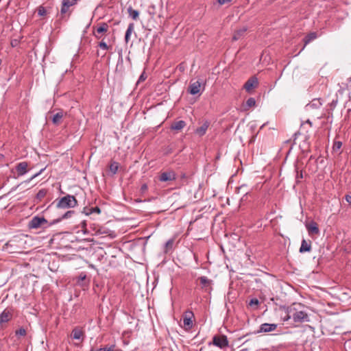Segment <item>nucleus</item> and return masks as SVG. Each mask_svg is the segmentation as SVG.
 Listing matches in <instances>:
<instances>
[{"instance_id":"52","label":"nucleus","mask_w":351,"mask_h":351,"mask_svg":"<svg viewBox=\"0 0 351 351\" xmlns=\"http://www.w3.org/2000/svg\"><path fill=\"white\" fill-rule=\"evenodd\" d=\"M17 186L12 188V191H15L16 189Z\"/></svg>"},{"instance_id":"3","label":"nucleus","mask_w":351,"mask_h":351,"mask_svg":"<svg viewBox=\"0 0 351 351\" xmlns=\"http://www.w3.org/2000/svg\"><path fill=\"white\" fill-rule=\"evenodd\" d=\"M51 226V222H49L44 217L36 215L29 221L27 227L29 229H38L40 228H47Z\"/></svg>"},{"instance_id":"29","label":"nucleus","mask_w":351,"mask_h":351,"mask_svg":"<svg viewBox=\"0 0 351 351\" xmlns=\"http://www.w3.org/2000/svg\"><path fill=\"white\" fill-rule=\"evenodd\" d=\"M208 127V125L207 123H204L200 128L197 129V133L199 134L200 136L204 135L206 133Z\"/></svg>"},{"instance_id":"37","label":"nucleus","mask_w":351,"mask_h":351,"mask_svg":"<svg viewBox=\"0 0 351 351\" xmlns=\"http://www.w3.org/2000/svg\"><path fill=\"white\" fill-rule=\"evenodd\" d=\"M90 213H91V214H93V213L100 214L101 209L98 206L91 207Z\"/></svg>"},{"instance_id":"20","label":"nucleus","mask_w":351,"mask_h":351,"mask_svg":"<svg viewBox=\"0 0 351 351\" xmlns=\"http://www.w3.org/2000/svg\"><path fill=\"white\" fill-rule=\"evenodd\" d=\"M311 250V241L308 242L305 239H303L300 248V252L304 253L306 252H310Z\"/></svg>"},{"instance_id":"47","label":"nucleus","mask_w":351,"mask_h":351,"mask_svg":"<svg viewBox=\"0 0 351 351\" xmlns=\"http://www.w3.org/2000/svg\"><path fill=\"white\" fill-rule=\"evenodd\" d=\"M171 129L176 130V121H173L171 125Z\"/></svg>"},{"instance_id":"27","label":"nucleus","mask_w":351,"mask_h":351,"mask_svg":"<svg viewBox=\"0 0 351 351\" xmlns=\"http://www.w3.org/2000/svg\"><path fill=\"white\" fill-rule=\"evenodd\" d=\"M198 280L199 281L200 284L202 285L203 287H207L210 285L211 280L208 279L206 276H201L198 278Z\"/></svg>"},{"instance_id":"43","label":"nucleus","mask_w":351,"mask_h":351,"mask_svg":"<svg viewBox=\"0 0 351 351\" xmlns=\"http://www.w3.org/2000/svg\"><path fill=\"white\" fill-rule=\"evenodd\" d=\"M19 40L17 39H14L11 41V45L12 47H16L19 44Z\"/></svg>"},{"instance_id":"18","label":"nucleus","mask_w":351,"mask_h":351,"mask_svg":"<svg viewBox=\"0 0 351 351\" xmlns=\"http://www.w3.org/2000/svg\"><path fill=\"white\" fill-rule=\"evenodd\" d=\"M74 213V210H68L61 217L56 219H53L52 221H51V225L56 224L61 221L62 219L70 218L73 215Z\"/></svg>"},{"instance_id":"41","label":"nucleus","mask_w":351,"mask_h":351,"mask_svg":"<svg viewBox=\"0 0 351 351\" xmlns=\"http://www.w3.org/2000/svg\"><path fill=\"white\" fill-rule=\"evenodd\" d=\"M90 208H88L87 206H85L84 208H83V211H82V213H84L86 215H89L91 214V213H90Z\"/></svg>"},{"instance_id":"33","label":"nucleus","mask_w":351,"mask_h":351,"mask_svg":"<svg viewBox=\"0 0 351 351\" xmlns=\"http://www.w3.org/2000/svg\"><path fill=\"white\" fill-rule=\"evenodd\" d=\"M186 126V123L184 121H177V131L183 129Z\"/></svg>"},{"instance_id":"4","label":"nucleus","mask_w":351,"mask_h":351,"mask_svg":"<svg viewBox=\"0 0 351 351\" xmlns=\"http://www.w3.org/2000/svg\"><path fill=\"white\" fill-rule=\"evenodd\" d=\"M193 313L191 311H186L181 318L182 323H180L179 324L182 328H184L185 330H189L193 327Z\"/></svg>"},{"instance_id":"8","label":"nucleus","mask_w":351,"mask_h":351,"mask_svg":"<svg viewBox=\"0 0 351 351\" xmlns=\"http://www.w3.org/2000/svg\"><path fill=\"white\" fill-rule=\"evenodd\" d=\"M176 180V173L173 171H164L159 176V180L161 182H168Z\"/></svg>"},{"instance_id":"45","label":"nucleus","mask_w":351,"mask_h":351,"mask_svg":"<svg viewBox=\"0 0 351 351\" xmlns=\"http://www.w3.org/2000/svg\"><path fill=\"white\" fill-rule=\"evenodd\" d=\"M345 199H346V201L347 202H348V203H350V204H351V196H350V195H346L345 196Z\"/></svg>"},{"instance_id":"32","label":"nucleus","mask_w":351,"mask_h":351,"mask_svg":"<svg viewBox=\"0 0 351 351\" xmlns=\"http://www.w3.org/2000/svg\"><path fill=\"white\" fill-rule=\"evenodd\" d=\"M255 104H256V101L252 97L249 98L246 101V105L247 106L248 108L253 107L255 106Z\"/></svg>"},{"instance_id":"36","label":"nucleus","mask_w":351,"mask_h":351,"mask_svg":"<svg viewBox=\"0 0 351 351\" xmlns=\"http://www.w3.org/2000/svg\"><path fill=\"white\" fill-rule=\"evenodd\" d=\"M114 350V346H105L104 348H101L98 350H97L96 351H113Z\"/></svg>"},{"instance_id":"46","label":"nucleus","mask_w":351,"mask_h":351,"mask_svg":"<svg viewBox=\"0 0 351 351\" xmlns=\"http://www.w3.org/2000/svg\"><path fill=\"white\" fill-rule=\"evenodd\" d=\"M86 276L85 274H84V275H80V277H79V280H78V282H80V280H81V281H83V280H86Z\"/></svg>"},{"instance_id":"6","label":"nucleus","mask_w":351,"mask_h":351,"mask_svg":"<svg viewBox=\"0 0 351 351\" xmlns=\"http://www.w3.org/2000/svg\"><path fill=\"white\" fill-rule=\"evenodd\" d=\"M202 90V83L197 80L195 82H191L188 90L191 95H197L200 94Z\"/></svg>"},{"instance_id":"14","label":"nucleus","mask_w":351,"mask_h":351,"mask_svg":"<svg viewBox=\"0 0 351 351\" xmlns=\"http://www.w3.org/2000/svg\"><path fill=\"white\" fill-rule=\"evenodd\" d=\"M277 324H262L260 326V328L258 330V332H269L274 331L276 329Z\"/></svg>"},{"instance_id":"7","label":"nucleus","mask_w":351,"mask_h":351,"mask_svg":"<svg viewBox=\"0 0 351 351\" xmlns=\"http://www.w3.org/2000/svg\"><path fill=\"white\" fill-rule=\"evenodd\" d=\"M258 84V79L253 76L251 77L244 84V88L247 92H250L253 88H256Z\"/></svg>"},{"instance_id":"16","label":"nucleus","mask_w":351,"mask_h":351,"mask_svg":"<svg viewBox=\"0 0 351 351\" xmlns=\"http://www.w3.org/2000/svg\"><path fill=\"white\" fill-rule=\"evenodd\" d=\"M322 105V104L319 99H315L308 104L305 108L306 110L309 111L312 109H317L320 108Z\"/></svg>"},{"instance_id":"30","label":"nucleus","mask_w":351,"mask_h":351,"mask_svg":"<svg viewBox=\"0 0 351 351\" xmlns=\"http://www.w3.org/2000/svg\"><path fill=\"white\" fill-rule=\"evenodd\" d=\"M15 334L16 336H25L27 332L24 328L21 327L15 331Z\"/></svg>"},{"instance_id":"22","label":"nucleus","mask_w":351,"mask_h":351,"mask_svg":"<svg viewBox=\"0 0 351 351\" xmlns=\"http://www.w3.org/2000/svg\"><path fill=\"white\" fill-rule=\"evenodd\" d=\"M247 28L245 27H243L242 28H240L235 31L234 35H233V40H237L240 39L246 32Z\"/></svg>"},{"instance_id":"21","label":"nucleus","mask_w":351,"mask_h":351,"mask_svg":"<svg viewBox=\"0 0 351 351\" xmlns=\"http://www.w3.org/2000/svg\"><path fill=\"white\" fill-rule=\"evenodd\" d=\"M128 13L130 18L134 21H137L139 18V12L136 10H134L132 6L128 8Z\"/></svg>"},{"instance_id":"26","label":"nucleus","mask_w":351,"mask_h":351,"mask_svg":"<svg viewBox=\"0 0 351 351\" xmlns=\"http://www.w3.org/2000/svg\"><path fill=\"white\" fill-rule=\"evenodd\" d=\"M37 12H38V14L40 16H46L47 14H49V13H50V12L47 10V7L43 6V5H40V6L37 8Z\"/></svg>"},{"instance_id":"50","label":"nucleus","mask_w":351,"mask_h":351,"mask_svg":"<svg viewBox=\"0 0 351 351\" xmlns=\"http://www.w3.org/2000/svg\"><path fill=\"white\" fill-rule=\"evenodd\" d=\"M47 10L51 12V7L50 6H46Z\"/></svg>"},{"instance_id":"51","label":"nucleus","mask_w":351,"mask_h":351,"mask_svg":"<svg viewBox=\"0 0 351 351\" xmlns=\"http://www.w3.org/2000/svg\"><path fill=\"white\" fill-rule=\"evenodd\" d=\"M82 226H83V227H84V226H86V222H85V221H83V222L82 223Z\"/></svg>"},{"instance_id":"44","label":"nucleus","mask_w":351,"mask_h":351,"mask_svg":"<svg viewBox=\"0 0 351 351\" xmlns=\"http://www.w3.org/2000/svg\"><path fill=\"white\" fill-rule=\"evenodd\" d=\"M231 1V0H217V2L219 3V4L220 5H223L225 4L226 3H228V2H230Z\"/></svg>"},{"instance_id":"19","label":"nucleus","mask_w":351,"mask_h":351,"mask_svg":"<svg viewBox=\"0 0 351 351\" xmlns=\"http://www.w3.org/2000/svg\"><path fill=\"white\" fill-rule=\"evenodd\" d=\"M47 193V190L45 189H42L39 190L34 200V203L38 204L46 196Z\"/></svg>"},{"instance_id":"10","label":"nucleus","mask_w":351,"mask_h":351,"mask_svg":"<svg viewBox=\"0 0 351 351\" xmlns=\"http://www.w3.org/2000/svg\"><path fill=\"white\" fill-rule=\"evenodd\" d=\"M162 3L161 1H156V4L151 5L148 8V12L150 15L161 14Z\"/></svg>"},{"instance_id":"17","label":"nucleus","mask_w":351,"mask_h":351,"mask_svg":"<svg viewBox=\"0 0 351 351\" xmlns=\"http://www.w3.org/2000/svg\"><path fill=\"white\" fill-rule=\"evenodd\" d=\"M306 228H307L309 234H318L319 232L317 224L314 221H312V222L309 223L308 224H307Z\"/></svg>"},{"instance_id":"9","label":"nucleus","mask_w":351,"mask_h":351,"mask_svg":"<svg viewBox=\"0 0 351 351\" xmlns=\"http://www.w3.org/2000/svg\"><path fill=\"white\" fill-rule=\"evenodd\" d=\"M12 313L8 309H5L0 314V329L3 328V324L8 323L12 319Z\"/></svg>"},{"instance_id":"23","label":"nucleus","mask_w":351,"mask_h":351,"mask_svg":"<svg viewBox=\"0 0 351 351\" xmlns=\"http://www.w3.org/2000/svg\"><path fill=\"white\" fill-rule=\"evenodd\" d=\"M134 23H131L128 25V29L125 32V43H128L130 39V36H131V34L132 33V32L134 31Z\"/></svg>"},{"instance_id":"34","label":"nucleus","mask_w":351,"mask_h":351,"mask_svg":"<svg viewBox=\"0 0 351 351\" xmlns=\"http://www.w3.org/2000/svg\"><path fill=\"white\" fill-rule=\"evenodd\" d=\"M98 46L104 50H108L109 49V46L103 40L99 43Z\"/></svg>"},{"instance_id":"40","label":"nucleus","mask_w":351,"mask_h":351,"mask_svg":"<svg viewBox=\"0 0 351 351\" xmlns=\"http://www.w3.org/2000/svg\"><path fill=\"white\" fill-rule=\"evenodd\" d=\"M180 180L182 182V185H184L185 183H186V184L188 183V177L186 176L185 174L182 175Z\"/></svg>"},{"instance_id":"35","label":"nucleus","mask_w":351,"mask_h":351,"mask_svg":"<svg viewBox=\"0 0 351 351\" xmlns=\"http://www.w3.org/2000/svg\"><path fill=\"white\" fill-rule=\"evenodd\" d=\"M341 146H342V143L341 142L336 141V142L334 143L333 149L335 151L339 150L341 149Z\"/></svg>"},{"instance_id":"25","label":"nucleus","mask_w":351,"mask_h":351,"mask_svg":"<svg viewBox=\"0 0 351 351\" xmlns=\"http://www.w3.org/2000/svg\"><path fill=\"white\" fill-rule=\"evenodd\" d=\"M317 38V34L315 32H311L308 34L304 38V47L308 44L312 40H315Z\"/></svg>"},{"instance_id":"49","label":"nucleus","mask_w":351,"mask_h":351,"mask_svg":"<svg viewBox=\"0 0 351 351\" xmlns=\"http://www.w3.org/2000/svg\"><path fill=\"white\" fill-rule=\"evenodd\" d=\"M147 185L146 184H143L142 186H141V190L142 191H144V190H146L147 189Z\"/></svg>"},{"instance_id":"5","label":"nucleus","mask_w":351,"mask_h":351,"mask_svg":"<svg viewBox=\"0 0 351 351\" xmlns=\"http://www.w3.org/2000/svg\"><path fill=\"white\" fill-rule=\"evenodd\" d=\"M213 343L215 346L223 348L228 345L227 337L224 335H216L213 339Z\"/></svg>"},{"instance_id":"13","label":"nucleus","mask_w":351,"mask_h":351,"mask_svg":"<svg viewBox=\"0 0 351 351\" xmlns=\"http://www.w3.org/2000/svg\"><path fill=\"white\" fill-rule=\"evenodd\" d=\"M108 29V25L106 23H101L98 25V27L94 32V36L97 39H99L101 36H98L99 34L105 33Z\"/></svg>"},{"instance_id":"11","label":"nucleus","mask_w":351,"mask_h":351,"mask_svg":"<svg viewBox=\"0 0 351 351\" xmlns=\"http://www.w3.org/2000/svg\"><path fill=\"white\" fill-rule=\"evenodd\" d=\"M28 163L27 162H21L16 165V170L18 176L25 175L27 172Z\"/></svg>"},{"instance_id":"12","label":"nucleus","mask_w":351,"mask_h":351,"mask_svg":"<svg viewBox=\"0 0 351 351\" xmlns=\"http://www.w3.org/2000/svg\"><path fill=\"white\" fill-rule=\"evenodd\" d=\"M175 238H176V235H174L171 239H169L165 243V244L164 245L163 252L166 255L171 254L173 252V244H174Z\"/></svg>"},{"instance_id":"2","label":"nucleus","mask_w":351,"mask_h":351,"mask_svg":"<svg viewBox=\"0 0 351 351\" xmlns=\"http://www.w3.org/2000/svg\"><path fill=\"white\" fill-rule=\"evenodd\" d=\"M56 202H57L56 208L62 209L74 208L77 205V200L75 196L71 195H66L60 199H57L52 204H54Z\"/></svg>"},{"instance_id":"15","label":"nucleus","mask_w":351,"mask_h":351,"mask_svg":"<svg viewBox=\"0 0 351 351\" xmlns=\"http://www.w3.org/2000/svg\"><path fill=\"white\" fill-rule=\"evenodd\" d=\"M84 336V332L80 328L75 327L73 329L72 332H71V337L73 339H78V340H80V339L83 340Z\"/></svg>"},{"instance_id":"1","label":"nucleus","mask_w":351,"mask_h":351,"mask_svg":"<svg viewBox=\"0 0 351 351\" xmlns=\"http://www.w3.org/2000/svg\"><path fill=\"white\" fill-rule=\"evenodd\" d=\"M302 306L300 304H293L289 307L287 311V315L283 318L284 321H288L292 318L295 322L301 323L308 322V314L301 310Z\"/></svg>"},{"instance_id":"24","label":"nucleus","mask_w":351,"mask_h":351,"mask_svg":"<svg viewBox=\"0 0 351 351\" xmlns=\"http://www.w3.org/2000/svg\"><path fill=\"white\" fill-rule=\"evenodd\" d=\"M62 117H63L62 112H57L52 117V123L56 125H59L61 122V119H62Z\"/></svg>"},{"instance_id":"39","label":"nucleus","mask_w":351,"mask_h":351,"mask_svg":"<svg viewBox=\"0 0 351 351\" xmlns=\"http://www.w3.org/2000/svg\"><path fill=\"white\" fill-rule=\"evenodd\" d=\"M44 170H45V169H42L39 172H38V173H35L34 175H33L29 180H27L26 181V182H29L30 181H32L33 179H34L38 176H39Z\"/></svg>"},{"instance_id":"28","label":"nucleus","mask_w":351,"mask_h":351,"mask_svg":"<svg viewBox=\"0 0 351 351\" xmlns=\"http://www.w3.org/2000/svg\"><path fill=\"white\" fill-rule=\"evenodd\" d=\"M118 169H119V163L118 162H112L110 163V165L109 166V169L113 175L117 173Z\"/></svg>"},{"instance_id":"31","label":"nucleus","mask_w":351,"mask_h":351,"mask_svg":"<svg viewBox=\"0 0 351 351\" xmlns=\"http://www.w3.org/2000/svg\"><path fill=\"white\" fill-rule=\"evenodd\" d=\"M259 304V301L256 298H252L250 300L249 302V306H254L256 308H257V306Z\"/></svg>"},{"instance_id":"48","label":"nucleus","mask_w":351,"mask_h":351,"mask_svg":"<svg viewBox=\"0 0 351 351\" xmlns=\"http://www.w3.org/2000/svg\"><path fill=\"white\" fill-rule=\"evenodd\" d=\"M303 178V176H302V173L300 172V173L298 172L297 173V176H296V178L298 180V179H302Z\"/></svg>"},{"instance_id":"42","label":"nucleus","mask_w":351,"mask_h":351,"mask_svg":"<svg viewBox=\"0 0 351 351\" xmlns=\"http://www.w3.org/2000/svg\"><path fill=\"white\" fill-rule=\"evenodd\" d=\"M345 348L346 351H348V349L351 350V340L345 343Z\"/></svg>"},{"instance_id":"38","label":"nucleus","mask_w":351,"mask_h":351,"mask_svg":"<svg viewBox=\"0 0 351 351\" xmlns=\"http://www.w3.org/2000/svg\"><path fill=\"white\" fill-rule=\"evenodd\" d=\"M147 78V75H145V72L142 73L140 77H138V80L137 81V84L141 83V82H143Z\"/></svg>"}]
</instances>
